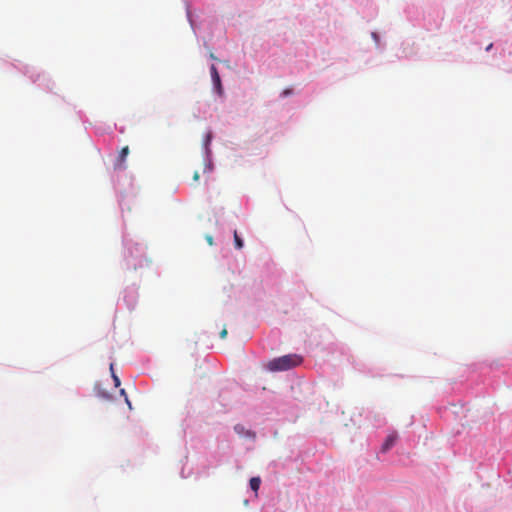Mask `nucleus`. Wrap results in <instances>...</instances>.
Instances as JSON below:
<instances>
[{
	"label": "nucleus",
	"instance_id": "nucleus-1",
	"mask_svg": "<svg viewBox=\"0 0 512 512\" xmlns=\"http://www.w3.org/2000/svg\"><path fill=\"white\" fill-rule=\"evenodd\" d=\"M303 359L297 354H288L278 358H274L268 362L267 368L270 371H286L297 367L302 363Z\"/></svg>",
	"mask_w": 512,
	"mask_h": 512
},
{
	"label": "nucleus",
	"instance_id": "nucleus-2",
	"mask_svg": "<svg viewBox=\"0 0 512 512\" xmlns=\"http://www.w3.org/2000/svg\"><path fill=\"white\" fill-rule=\"evenodd\" d=\"M210 74H211L212 82H213V85H214V88H215L217 94L219 96H222L223 95V87H222L220 75H219L218 70L215 65H212L210 67Z\"/></svg>",
	"mask_w": 512,
	"mask_h": 512
},
{
	"label": "nucleus",
	"instance_id": "nucleus-3",
	"mask_svg": "<svg viewBox=\"0 0 512 512\" xmlns=\"http://www.w3.org/2000/svg\"><path fill=\"white\" fill-rule=\"evenodd\" d=\"M129 152L130 151L128 146H125L120 150L119 155L114 163L115 170H123L126 168L125 161Z\"/></svg>",
	"mask_w": 512,
	"mask_h": 512
},
{
	"label": "nucleus",
	"instance_id": "nucleus-4",
	"mask_svg": "<svg viewBox=\"0 0 512 512\" xmlns=\"http://www.w3.org/2000/svg\"><path fill=\"white\" fill-rule=\"evenodd\" d=\"M396 439H397L396 434L389 435L382 445V451L383 452L388 451L395 444Z\"/></svg>",
	"mask_w": 512,
	"mask_h": 512
},
{
	"label": "nucleus",
	"instance_id": "nucleus-5",
	"mask_svg": "<svg viewBox=\"0 0 512 512\" xmlns=\"http://www.w3.org/2000/svg\"><path fill=\"white\" fill-rule=\"evenodd\" d=\"M261 484V479L259 477H252L250 479V487L254 492H257L259 490Z\"/></svg>",
	"mask_w": 512,
	"mask_h": 512
},
{
	"label": "nucleus",
	"instance_id": "nucleus-6",
	"mask_svg": "<svg viewBox=\"0 0 512 512\" xmlns=\"http://www.w3.org/2000/svg\"><path fill=\"white\" fill-rule=\"evenodd\" d=\"M234 243L237 249L243 248V240L240 238L236 230L234 231Z\"/></svg>",
	"mask_w": 512,
	"mask_h": 512
},
{
	"label": "nucleus",
	"instance_id": "nucleus-7",
	"mask_svg": "<svg viewBox=\"0 0 512 512\" xmlns=\"http://www.w3.org/2000/svg\"><path fill=\"white\" fill-rule=\"evenodd\" d=\"M226 336H227V329H226V328H223V329L221 330V332H220V337H221L222 339H225V338H226Z\"/></svg>",
	"mask_w": 512,
	"mask_h": 512
},
{
	"label": "nucleus",
	"instance_id": "nucleus-8",
	"mask_svg": "<svg viewBox=\"0 0 512 512\" xmlns=\"http://www.w3.org/2000/svg\"><path fill=\"white\" fill-rule=\"evenodd\" d=\"M206 240H207V242H208V244H209V245H213V237H212V236L207 235V236H206Z\"/></svg>",
	"mask_w": 512,
	"mask_h": 512
},
{
	"label": "nucleus",
	"instance_id": "nucleus-9",
	"mask_svg": "<svg viewBox=\"0 0 512 512\" xmlns=\"http://www.w3.org/2000/svg\"><path fill=\"white\" fill-rule=\"evenodd\" d=\"M113 379H114V382H115V385H116V386L120 385V380H119V378H118L116 375H114V374H113Z\"/></svg>",
	"mask_w": 512,
	"mask_h": 512
},
{
	"label": "nucleus",
	"instance_id": "nucleus-10",
	"mask_svg": "<svg viewBox=\"0 0 512 512\" xmlns=\"http://www.w3.org/2000/svg\"><path fill=\"white\" fill-rule=\"evenodd\" d=\"M199 177V173L196 171L193 175V180L197 182L199 180Z\"/></svg>",
	"mask_w": 512,
	"mask_h": 512
},
{
	"label": "nucleus",
	"instance_id": "nucleus-11",
	"mask_svg": "<svg viewBox=\"0 0 512 512\" xmlns=\"http://www.w3.org/2000/svg\"><path fill=\"white\" fill-rule=\"evenodd\" d=\"M290 93H291V90H289V89H287V90H284V91H283V95H284V96H287V95H289Z\"/></svg>",
	"mask_w": 512,
	"mask_h": 512
},
{
	"label": "nucleus",
	"instance_id": "nucleus-12",
	"mask_svg": "<svg viewBox=\"0 0 512 512\" xmlns=\"http://www.w3.org/2000/svg\"><path fill=\"white\" fill-rule=\"evenodd\" d=\"M491 48H492V44H489V45L486 47V51H489Z\"/></svg>",
	"mask_w": 512,
	"mask_h": 512
}]
</instances>
